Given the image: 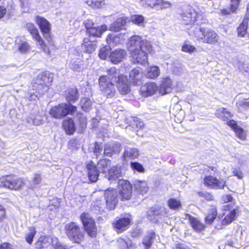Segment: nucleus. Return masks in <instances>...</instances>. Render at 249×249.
Segmentation results:
<instances>
[{"mask_svg": "<svg viewBox=\"0 0 249 249\" xmlns=\"http://www.w3.org/2000/svg\"><path fill=\"white\" fill-rule=\"evenodd\" d=\"M130 222V218L129 216H128L116 220L113 222V225L116 231L120 233L125 231L128 228Z\"/></svg>", "mask_w": 249, "mask_h": 249, "instance_id": "obj_17", "label": "nucleus"}, {"mask_svg": "<svg viewBox=\"0 0 249 249\" xmlns=\"http://www.w3.org/2000/svg\"><path fill=\"white\" fill-rule=\"evenodd\" d=\"M102 151L103 146L102 145V144H100L98 142H96L94 144L93 152L96 155L97 158H98L99 156L101 155Z\"/></svg>", "mask_w": 249, "mask_h": 249, "instance_id": "obj_53", "label": "nucleus"}, {"mask_svg": "<svg viewBox=\"0 0 249 249\" xmlns=\"http://www.w3.org/2000/svg\"><path fill=\"white\" fill-rule=\"evenodd\" d=\"M107 30V27L106 25L98 27L94 26L87 32V34L89 36L88 37L91 39H95V37H101L103 33L106 31Z\"/></svg>", "mask_w": 249, "mask_h": 249, "instance_id": "obj_21", "label": "nucleus"}, {"mask_svg": "<svg viewBox=\"0 0 249 249\" xmlns=\"http://www.w3.org/2000/svg\"><path fill=\"white\" fill-rule=\"evenodd\" d=\"M128 22H129V18L125 17L118 18L110 25L109 30L114 32H119L122 30H125L126 24Z\"/></svg>", "mask_w": 249, "mask_h": 249, "instance_id": "obj_20", "label": "nucleus"}, {"mask_svg": "<svg viewBox=\"0 0 249 249\" xmlns=\"http://www.w3.org/2000/svg\"><path fill=\"white\" fill-rule=\"evenodd\" d=\"M217 215L216 207H212L209 211L207 216L205 217V222L210 224L213 222Z\"/></svg>", "mask_w": 249, "mask_h": 249, "instance_id": "obj_36", "label": "nucleus"}, {"mask_svg": "<svg viewBox=\"0 0 249 249\" xmlns=\"http://www.w3.org/2000/svg\"><path fill=\"white\" fill-rule=\"evenodd\" d=\"M119 194L122 200H129L132 195V186L129 181L124 179H119Z\"/></svg>", "mask_w": 249, "mask_h": 249, "instance_id": "obj_13", "label": "nucleus"}, {"mask_svg": "<svg viewBox=\"0 0 249 249\" xmlns=\"http://www.w3.org/2000/svg\"><path fill=\"white\" fill-rule=\"evenodd\" d=\"M79 94L77 89L75 88H70L66 93V100L69 102H74L79 98Z\"/></svg>", "mask_w": 249, "mask_h": 249, "instance_id": "obj_31", "label": "nucleus"}, {"mask_svg": "<svg viewBox=\"0 0 249 249\" xmlns=\"http://www.w3.org/2000/svg\"><path fill=\"white\" fill-rule=\"evenodd\" d=\"M108 179L110 181L115 180L122 176L120 166H113L108 170Z\"/></svg>", "mask_w": 249, "mask_h": 249, "instance_id": "obj_28", "label": "nucleus"}, {"mask_svg": "<svg viewBox=\"0 0 249 249\" xmlns=\"http://www.w3.org/2000/svg\"><path fill=\"white\" fill-rule=\"evenodd\" d=\"M107 75L101 76L98 80L99 87L101 93L107 98H112L116 93V88L113 82L116 83L119 92L124 95L130 91L127 77L120 74L115 67H111L107 71Z\"/></svg>", "mask_w": 249, "mask_h": 249, "instance_id": "obj_1", "label": "nucleus"}, {"mask_svg": "<svg viewBox=\"0 0 249 249\" xmlns=\"http://www.w3.org/2000/svg\"><path fill=\"white\" fill-rule=\"evenodd\" d=\"M195 50V47L188 44L187 42H185L182 47V51L189 53L194 52Z\"/></svg>", "mask_w": 249, "mask_h": 249, "instance_id": "obj_52", "label": "nucleus"}, {"mask_svg": "<svg viewBox=\"0 0 249 249\" xmlns=\"http://www.w3.org/2000/svg\"><path fill=\"white\" fill-rule=\"evenodd\" d=\"M25 184L24 180L14 176H6L0 178V187L10 189L19 190Z\"/></svg>", "mask_w": 249, "mask_h": 249, "instance_id": "obj_8", "label": "nucleus"}, {"mask_svg": "<svg viewBox=\"0 0 249 249\" xmlns=\"http://www.w3.org/2000/svg\"><path fill=\"white\" fill-rule=\"evenodd\" d=\"M168 205L171 209H178L181 206L180 202L175 198H171L168 201Z\"/></svg>", "mask_w": 249, "mask_h": 249, "instance_id": "obj_47", "label": "nucleus"}, {"mask_svg": "<svg viewBox=\"0 0 249 249\" xmlns=\"http://www.w3.org/2000/svg\"><path fill=\"white\" fill-rule=\"evenodd\" d=\"M85 26L87 30V32L89 31L90 28L94 27V24L92 21L88 19L84 22Z\"/></svg>", "mask_w": 249, "mask_h": 249, "instance_id": "obj_61", "label": "nucleus"}, {"mask_svg": "<svg viewBox=\"0 0 249 249\" xmlns=\"http://www.w3.org/2000/svg\"><path fill=\"white\" fill-rule=\"evenodd\" d=\"M134 187L136 191L142 194H146L148 190L147 183L145 181H136Z\"/></svg>", "mask_w": 249, "mask_h": 249, "instance_id": "obj_32", "label": "nucleus"}, {"mask_svg": "<svg viewBox=\"0 0 249 249\" xmlns=\"http://www.w3.org/2000/svg\"><path fill=\"white\" fill-rule=\"evenodd\" d=\"M121 36V34H119V35H116L115 34H109L106 39L107 42L109 46H115L120 43V37Z\"/></svg>", "mask_w": 249, "mask_h": 249, "instance_id": "obj_34", "label": "nucleus"}, {"mask_svg": "<svg viewBox=\"0 0 249 249\" xmlns=\"http://www.w3.org/2000/svg\"><path fill=\"white\" fill-rule=\"evenodd\" d=\"M65 233L72 242L79 243L84 239L85 233L75 222H71L65 225Z\"/></svg>", "mask_w": 249, "mask_h": 249, "instance_id": "obj_4", "label": "nucleus"}, {"mask_svg": "<svg viewBox=\"0 0 249 249\" xmlns=\"http://www.w3.org/2000/svg\"><path fill=\"white\" fill-rule=\"evenodd\" d=\"M27 121L28 123H32L35 125H39L42 124L43 119L42 117L39 115L32 116L28 118Z\"/></svg>", "mask_w": 249, "mask_h": 249, "instance_id": "obj_44", "label": "nucleus"}, {"mask_svg": "<svg viewBox=\"0 0 249 249\" xmlns=\"http://www.w3.org/2000/svg\"><path fill=\"white\" fill-rule=\"evenodd\" d=\"M86 2L90 6L94 8H99L102 7L104 4V1H99L95 0H87Z\"/></svg>", "mask_w": 249, "mask_h": 249, "instance_id": "obj_45", "label": "nucleus"}, {"mask_svg": "<svg viewBox=\"0 0 249 249\" xmlns=\"http://www.w3.org/2000/svg\"><path fill=\"white\" fill-rule=\"evenodd\" d=\"M141 3L145 8H155L157 10L169 8L172 5L170 2L164 0H141Z\"/></svg>", "mask_w": 249, "mask_h": 249, "instance_id": "obj_9", "label": "nucleus"}, {"mask_svg": "<svg viewBox=\"0 0 249 249\" xmlns=\"http://www.w3.org/2000/svg\"><path fill=\"white\" fill-rule=\"evenodd\" d=\"M41 181V178L39 174H35L32 180V183L31 184V187L34 188L36 187L38 184H40Z\"/></svg>", "mask_w": 249, "mask_h": 249, "instance_id": "obj_51", "label": "nucleus"}, {"mask_svg": "<svg viewBox=\"0 0 249 249\" xmlns=\"http://www.w3.org/2000/svg\"><path fill=\"white\" fill-rule=\"evenodd\" d=\"M139 151L137 148L126 146L124 147V151L123 157L124 159L130 158L134 159L139 156Z\"/></svg>", "mask_w": 249, "mask_h": 249, "instance_id": "obj_30", "label": "nucleus"}, {"mask_svg": "<svg viewBox=\"0 0 249 249\" xmlns=\"http://www.w3.org/2000/svg\"><path fill=\"white\" fill-rule=\"evenodd\" d=\"M104 195L106 202V208L110 210L114 209L118 202L117 191L115 189L108 188L105 191Z\"/></svg>", "mask_w": 249, "mask_h": 249, "instance_id": "obj_11", "label": "nucleus"}, {"mask_svg": "<svg viewBox=\"0 0 249 249\" xmlns=\"http://www.w3.org/2000/svg\"><path fill=\"white\" fill-rule=\"evenodd\" d=\"M63 126L69 134H72L75 131V126L73 121L71 119L65 120L63 123Z\"/></svg>", "mask_w": 249, "mask_h": 249, "instance_id": "obj_33", "label": "nucleus"}, {"mask_svg": "<svg viewBox=\"0 0 249 249\" xmlns=\"http://www.w3.org/2000/svg\"><path fill=\"white\" fill-rule=\"evenodd\" d=\"M127 46L133 63L142 65L147 63V54L152 50V46L148 40L140 36L134 35L129 39Z\"/></svg>", "mask_w": 249, "mask_h": 249, "instance_id": "obj_2", "label": "nucleus"}, {"mask_svg": "<svg viewBox=\"0 0 249 249\" xmlns=\"http://www.w3.org/2000/svg\"><path fill=\"white\" fill-rule=\"evenodd\" d=\"M182 21L186 25L194 24L196 20L197 13L191 6H185L180 15Z\"/></svg>", "mask_w": 249, "mask_h": 249, "instance_id": "obj_10", "label": "nucleus"}, {"mask_svg": "<svg viewBox=\"0 0 249 249\" xmlns=\"http://www.w3.org/2000/svg\"><path fill=\"white\" fill-rule=\"evenodd\" d=\"M198 195L200 196L204 197L207 200H213V196L211 193L208 192H199Z\"/></svg>", "mask_w": 249, "mask_h": 249, "instance_id": "obj_57", "label": "nucleus"}, {"mask_svg": "<svg viewBox=\"0 0 249 249\" xmlns=\"http://www.w3.org/2000/svg\"><path fill=\"white\" fill-rule=\"evenodd\" d=\"M88 175L89 180L92 182L97 181L99 173L101 172L96 166L95 164L92 161L89 162L87 165Z\"/></svg>", "mask_w": 249, "mask_h": 249, "instance_id": "obj_18", "label": "nucleus"}, {"mask_svg": "<svg viewBox=\"0 0 249 249\" xmlns=\"http://www.w3.org/2000/svg\"><path fill=\"white\" fill-rule=\"evenodd\" d=\"M131 20L133 23L142 26L144 21V18L142 15H134L131 16Z\"/></svg>", "mask_w": 249, "mask_h": 249, "instance_id": "obj_48", "label": "nucleus"}, {"mask_svg": "<svg viewBox=\"0 0 249 249\" xmlns=\"http://www.w3.org/2000/svg\"><path fill=\"white\" fill-rule=\"evenodd\" d=\"M227 124L230 126H231L232 129H233L234 130L236 128H238V127L235 121L233 120H231L227 122Z\"/></svg>", "mask_w": 249, "mask_h": 249, "instance_id": "obj_64", "label": "nucleus"}, {"mask_svg": "<svg viewBox=\"0 0 249 249\" xmlns=\"http://www.w3.org/2000/svg\"><path fill=\"white\" fill-rule=\"evenodd\" d=\"M131 167L133 170L140 172H143L144 170L143 166L138 162H132Z\"/></svg>", "mask_w": 249, "mask_h": 249, "instance_id": "obj_55", "label": "nucleus"}, {"mask_svg": "<svg viewBox=\"0 0 249 249\" xmlns=\"http://www.w3.org/2000/svg\"><path fill=\"white\" fill-rule=\"evenodd\" d=\"M39 238L42 243L44 248L47 247L48 245L50 244V241L52 240V239L49 236H41ZM53 241V240H52Z\"/></svg>", "mask_w": 249, "mask_h": 249, "instance_id": "obj_60", "label": "nucleus"}, {"mask_svg": "<svg viewBox=\"0 0 249 249\" xmlns=\"http://www.w3.org/2000/svg\"><path fill=\"white\" fill-rule=\"evenodd\" d=\"M121 150V145L118 142H113L105 145L104 154L107 157H111L113 154L119 153Z\"/></svg>", "mask_w": 249, "mask_h": 249, "instance_id": "obj_19", "label": "nucleus"}, {"mask_svg": "<svg viewBox=\"0 0 249 249\" xmlns=\"http://www.w3.org/2000/svg\"><path fill=\"white\" fill-rule=\"evenodd\" d=\"M232 197L230 195H224L222 197V201L223 203H227L231 201Z\"/></svg>", "mask_w": 249, "mask_h": 249, "instance_id": "obj_63", "label": "nucleus"}, {"mask_svg": "<svg viewBox=\"0 0 249 249\" xmlns=\"http://www.w3.org/2000/svg\"><path fill=\"white\" fill-rule=\"evenodd\" d=\"M240 0H231L230 10L232 13L236 12L238 9Z\"/></svg>", "mask_w": 249, "mask_h": 249, "instance_id": "obj_54", "label": "nucleus"}, {"mask_svg": "<svg viewBox=\"0 0 249 249\" xmlns=\"http://www.w3.org/2000/svg\"><path fill=\"white\" fill-rule=\"evenodd\" d=\"M158 89V87L154 83H148L141 88V92L142 96H148L154 94Z\"/></svg>", "mask_w": 249, "mask_h": 249, "instance_id": "obj_22", "label": "nucleus"}, {"mask_svg": "<svg viewBox=\"0 0 249 249\" xmlns=\"http://www.w3.org/2000/svg\"><path fill=\"white\" fill-rule=\"evenodd\" d=\"M160 74V71L159 67L157 66H152L148 70L146 76L151 79H154L158 77Z\"/></svg>", "mask_w": 249, "mask_h": 249, "instance_id": "obj_40", "label": "nucleus"}, {"mask_svg": "<svg viewBox=\"0 0 249 249\" xmlns=\"http://www.w3.org/2000/svg\"><path fill=\"white\" fill-rule=\"evenodd\" d=\"M238 107L241 110H246L249 108V102L247 101H242L238 103Z\"/></svg>", "mask_w": 249, "mask_h": 249, "instance_id": "obj_59", "label": "nucleus"}, {"mask_svg": "<svg viewBox=\"0 0 249 249\" xmlns=\"http://www.w3.org/2000/svg\"><path fill=\"white\" fill-rule=\"evenodd\" d=\"M81 105L83 109L86 111L91 107V102L89 99L83 98L81 100Z\"/></svg>", "mask_w": 249, "mask_h": 249, "instance_id": "obj_50", "label": "nucleus"}, {"mask_svg": "<svg viewBox=\"0 0 249 249\" xmlns=\"http://www.w3.org/2000/svg\"><path fill=\"white\" fill-rule=\"evenodd\" d=\"M26 27L29 32L33 36V37L36 40L37 44L40 46V48L45 53L49 54V49L46 48L44 41L40 36L38 31L34 25L32 23H28L26 24Z\"/></svg>", "mask_w": 249, "mask_h": 249, "instance_id": "obj_12", "label": "nucleus"}, {"mask_svg": "<svg viewBox=\"0 0 249 249\" xmlns=\"http://www.w3.org/2000/svg\"><path fill=\"white\" fill-rule=\"evenodd\" d=\"M186 218L189 219L191 227L195 231L200 232L205 229V226L197 218L189 214H186Z\"/></svg>", "mask_w": 249, "mask_h": 249, "instance_id": "obj_25", "label": "nucleus"}, {"mask_svg": "<svg viewBox=\"0 0 249 249\" xmlns=\"http://www.w3.org/2000/svg\"><path fill=\"white\" fill-rule=\"evenodd\" d=\"M127 53L123 49H116L110 52L108 58L110 62L114 64H117L122 61L126 56Z\"/></svg>", "mask_w": 249, "mask_h": 249, "instance_id": "obj_16", "label": "nucleus"}, {"mask_svg": "<svg viewBox=\"0 0 249 249\" xmlns=\"http://www.w3.org/2000/svg\"><path fill=\"white\" fill-rule=\"evenodd\" d=\"M237 212L236 209H233L227 214L221 221L222 225H226L231 223L235 218Z\"/></svg>", "mask_w": 249, "mask_h": 249, "instance_id": "obj_35", "label": "nucleus"}, {"mask_svg": "<svg viewBox=\"0 0 249 249\" xmlns=\"http://www.w3.org/2000/svg\"><path fill=\"white\" fill-rule=\"evenodd\" d=\"M156 237V234L154 231H148L143 237L142 244L144 246V249H149L152 246L154 239Z\"/></svg>", "mask_w": 249, "mask_h": 249, "instance_id": "obj_27", "label": "nucleus"}, {"mask_svg": "<svg viewBox=\"0 0 249 249\" xmlns=\"http://www.w3.org/2000/svg\"><path fill=\"white\" fill-rule=\"evenodd\" d=\"M110 165V160L106 159L100 160L96 165L101 172L105 173Z\"/></svg>", "mask_w": 249, "mask_h": 249, "instance_id": "obj_38", "label": "nucleus"}, {"mask_svg": "<svg viewBox=\"0 0 249 249\" xmlns=\"http://www.w3.org/2000/svg\"><path fill=\"white\" fill-rule=\"evenodd\" d=\"M142 75L141 68L137 67L130 71L129 73L130 81L133 85H140L141 84Z\"/></svg>", "mask_w": 249, "mask_h": 249, "instance_id": "obj_23", "label": "nucleus"}, {"mask_svg": "<svg viewBox=\"0 0 249 249\" xmlns=\"http://www.w3.org/2000/svg\"><path fill=\"white\" fill-rule=\"evenodd\" d=\"M83 65L82 61L79 59L72 60L70 64V68L74 71H82V66Z\"/></svg>", "mask_w": 249, "mask_h": 249, "instance_id": "obj_41", "label": "nucleus"}, {"mask_svg": "<svg viewBox=\"0 0 249 249\" xmlns=\"http://www.w3.org/2000/svg\"><path fill=\"white\" fill-rule=\"evenodd\" d=\"M236 135L241 140H244L246 138V134L243 129L240 127H238L234 130Z\"/></svg>", "mask_w": 249, "mask_h": 249, "instance_id": "obj_56", "label": "nucleus"}, {"mask_svg": "<svg viewBox=\"0 0 249 249\" xmlns=\"http://www.w3.org/2000/svg\"><path fill=\"white\" fill-rule=\"evenodd\" d=\"M80 219L88 235L90 237H95L97 235V227L94 219L89 213H83L80 215Z\"/></svg>", "mask_w": 249, "mask_h": 249, "instance_id": "obj_6", "label": "nucleus"}, {"mask_svg": "<svg viewBox=\"0 0 249 249\" xmlns=\"http://www.w3.org/2000/svg\"><path fill=\"white\" fill-rule=\"evenodd\" d=\"M76 110V107H75L63 103L53 107L50 110L49 114L53 118L61 119L68 114H72Z\"/></svg>", "mask_w": 249, "mask_h": 249, "instance_id": "obj_5", "label": "nucleus"}, {"mask_svg": "<svg viewBox=\"0 0 249 249\" xmlns=\"http://www.w3.org/2000/svg\"><path fill=\"white\" fill-rule=\"evenodd\" d=\"M79 123L81 129H84L87 125V119L85 116L80 115L78 117Z\"/></svg>", "mask_w": 249, "mask_h": 249, "instance_id": "obj_58", "label": "nucleus"}, {"mask_svg": "<svg viewBox=\"0 0 249 249\" xmlns=\"http://www.w3.org/2000/svg\"><path fill=\"white\" fill-rule=\"evenodd\" d=\"M29 46L28 43L23 39L20 40V42L18 43V48L20 52L22 53H26L29 50Z\"/></svg>", "mask_w": 249, "mask_h": 249, "instance_id": "obj_46", "label": "nucleus"}, {"mask_svg": "<svg viewBox=\"0 0 249 249\" xmlns=\"http://www.w3.org/2000/svg\"><path fill=\"white\" fill-rule=\"evenodd\" d=\"M111 48L110 46H105L100 50L99 56L102 59L105 60L108 57L109 53H110Z\"/></svg>", "mask_w": 249, "mask_h": 249, "instance_id": "obj_43", "label": "nucleus"}, {"mask_svg": "<svg viewBox=\"0 0 249 249\" xmlns=\"http://www.w3.org/2000/svg\"><path fill=\"white\" fill-rule=\"evenodd\" d=\"M35 19L36 23L39 26L46 39H48V37L51 39L49 35L51 30V24L45 18L38 16L36 17Z\"/></svg>", "mask_w": 249, "mask_h": 249, "instance_id": "obj_15", "label": "nucleus"}, {"mask_svg": "<svg viewBox=\"0 0 249 249\" xmlns=\"http://www.w3.org/2000/svg\"><path fill=\"white\" fill-rule=\"evenodd\" d=\"M190 34L196 37L197 40L209 44H215L219 39L218 35L213 30L202 28L198 26L192 29L190 32Z\"/></svg>", "mask_w": 249, "mask_h": 249, "instance_id": "obj_3", "label": "nucleus"}, {"mask_svg": "<svg viewBox=\"0 0 249 249\" xmlns=\"http://www.w3.org/2000/svg\"><path fill=\"white\" fill-rule=\"evenodd\" d=\"M130 122L131 125L133 127L141 128L143 126V122L140 121L137 117H132Z\"/></svg>", "mask_w": 249, "mask_h": 249, "instance_id": "obj_49", "label": "nucleus"}, {"mask_svg": "<svg viewBox=\"0 0 249 249\" xmlns=\"http://www.w3.org/2000/svg\"><path fill=\"white\" fill-rule=\"evenodd\" d=\"M6 217L5 209L1 205H0V222L2 221Z\"/></svg>", "mask_w": 249, "mask_h": 249, "instance_id": "obj_62", "label": "nucleus"}, {"mask_svg": "<svg viewBox=\"0 0 249 249\" xmlns=\"http://www.w3.org/2000/svg\"><path fill=\"white\" fill-rule=\"evenodd\" d=\"M116 245L119 249H132L131 242L129 240L126 241L122 238H119L117 240Z\"/></svg>", "mask_w": 249, "mask_h": 249, "instance_id": "obj_39", "label": "nucleus"}, {"mask_svg": "<svg viewBox=\"0 0 249 249\" xmlns=\"http://www.w3.org/2000/svg\"><path fill=\"white\" fill-rule=\"evenodd\" d=\"M216 115L224 121H227L231 116L230 112L226 110L225 108H220L216 110Z\"/></svg>", "mask_w": 249, "mask_h": 249, "instance_id": "obj_37", "label": "nucleus"}, {"mask_svg": "<svg viewBox=\"0 0 249 249\" xmlns=\"http://www.w3.org/2000/svg\"><path fill=\"white\" fill-rule=\"evenodd\" d=\"M172 90V81L168 77L163 78L161 85L159 89V92L164 95L171 92Z\"/></svg>", "mask_w": 249, "mask_h": 249, "instance_id": "obj_24", "label": "nucleus"}, {"mask_svg": "<svg viewBox=\"0 0 249 249\" xmlns=\"http://www.w3.org/2000/svg\"><path fill=\"white\" fill-rule=\"evenodd\" d=\"M95 39H91L88 37H85L82 45V49L85 53H91L95 50L96 45L93 43Z\"/></svg>", "mask_w": 249, "mask_h": 249, "instance_id": "obj_26", "label": "nucleus"}, {"mask_svg": "<svg viewBox=\"0 0 249 249\" xmlns=\"http://www.w3.org/2000/svg\"><path fill=\"white\" fill-rule=\"evenodd\" d=\"M237 32L239 35L244 36L248 34L249 35V18H245L239 26L237 28Z\"/></svg>", "mask_w": 249, "mask_h": 249, "instance_id": "obj_29", "label": "nucleus"}, {"mask_svg": "<svg viewBox=\"0 0 249 249\" xmlns=\"http://www.w3.org/2000/svg\"><path fill=\"white\" fill-rule=\"evenodd\" d=\"M204 184L206 186L213 189H222L226 185V182L223 179H218L212 176L206 177L204 179Z\"/></svg>", "mask_w": 249, "mask_h": 249, "instance_id": "obj_14", "label": "nucleus"}, {"mask_svg": "<svg viewBox=\"0 0 249 249\" xmlns=\"http://www.w3.org/2000/svg\"><path fill=\"white\" fill-rule=\"evenodd\" d=\"M52 77L50 73L45 72L39 74L33 80V86L39 92L42 93L48 89L49 85L52 82Z\"/></svg>", "mask_w": 249, "mask_h": 249, "instance_id": "obj_7", "label": "nucleus"}, {"mask_svg": "<svg viewBox=\"0 0 249 249\" xmlns=\"http://www.w3.org/2000/svg\"><path fill=\"white\" fill-rule=\"evenodd\" d=\"M36 232V230L34 227H31L29 228V232L26 233L25 235V239L28 243L32 244Z\"/></svg>", "mask_w": 249, "mask_h": 249, "instance_id": "obj_42", "label": "nucleus"}]
</instances>
